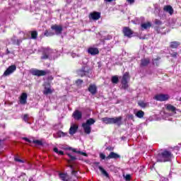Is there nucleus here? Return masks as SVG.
Here are the masks:
<instances>
[{
  "label": "nucleus",
  "mask_w": 181,
  "mask_h": 181,
  "mask_svg": "<svg viewBox=\"0 0 181 181\" xmlns=\"http://www.w3.org/2000/svg\"><path fill=\"white\" fill-rule=\"evenodd\" d=\"M157 162H169L172 159V153L170 151H164L159 153L156 157Z\"/></svg>",
  "instance_id": "f257e3e1"
},
{
  "label": "nucleus",
  "mask_w": 181,
  "mask_h": 181,
  "mask_svg": "<svg viewBox=\"0 0 181 181\" xmlns=\"http://www.w3.org/2000/svg\"><path fill=\"white\" fill-rule=\"evenodd\" d=\"M94 124H95V121L93 118H90L86 123L82 124V127L85 134H91V125H94Z\"/></svg>",
  "instance_id": "f03ea898"
},
{
  "label": "nucleus",
  "mask_w": 181,
  "mask_h": 181,
  "mask_svg": "<svg viewBox=\"0 0 181 181\" xmlns=\"http://www.w3.org/2000/svg\"><path fill=\"white\" fill-rule=\"evenodd\" d=\"M42 56L41 59L42 60H46L47 59H52L53 57V53H54V50L47 47V48H42Z\"/></svg>",
  "instance_id": "7ed1b4c3"
},
{
  "label": "nucleus",
  "mask_w": 181,
  "mask_h": 181,
  "mask_svg": "<svg viewBox=\"0 0 181 181\" xmlns=\"http://www.w3.org/2000/svg\"><path fill=\"white\" fill-rule=\"evenodd\" d=\"M129 80V73L126 72L122 77V88L127 90L128 88V81Z\"/></svg>",
  "instance_id": "20e7f679"
},
{
  "label": "nucleus",
  "mask_w": 181,
  "mask_h": 181,
  "mask_svg": "<svg viewBox=\"0 0 181 181\" xmlns=\"http://www.w3.org/2000/svg\"><path fill=\"white\" fill-rule=\"evenodd\" d=\"M31 74L33 76H37L40 77L42 76H46L49 71L39 70V69H31Z\"/></svg>",
  "instance_id": "39448f33"
},
{
  "label": "nucleus",
  "mask_w": 181,
  "mask_h": 181,
  "mask_svg": "<svg viewBox=\"0 0 181 181\" xmlns=\"http://www.w3.org/2000/svg\"><path fill=\"white\" fill-rule=\"evenodd\" d=\"M156 101H168L169 100V95L166 94H157L153 98Z\"/></svg>",
  "instance_id": "423d86ee"
},
{
  "label": "nucleus",
  "mask_w": 181,
  "mask_h": 181,
  "mask_svg": "<svg viewBox=\"0 0 181 181\" xmlns=\"http://www.w3.org/2000/svg\"><path fill=\"white\" fill-rule=\"evenodd\" d=\"M16 71V66L15 65H11L8 66V68L4 71L3 76L4 77H7V76H11L12 73Z\"/></svg>",
  "instance_id": "0eeeda50"
},
{
  "label": "nucleus",
  "mask_w": 181,
  "mask_h": 181,
  "mask_svg": "<svg viewBox=\"0 0 181 181\" xmlns=\"http://www.w3.org/2000/svg\"><path fill=\"white\" fill-rule=\"evenodd\" d=\"M51 29L52 30H54L55 35H62V33L63 32V26L59 25L57 24H54L51 26Z\"/></svg>",
  "instance_id": "6e6552de"
},
{
  "label": "nucleus",
  "mask_w": 181,
  "mask_h": 181,
  "mask_svg": "<svg viewBox=\"0 0 181 181\" xmlns=\"http://www.w3.org/2000/svg\"><path fill=\"white\" fill-rule=\"evenodd\" d=\"M101 18V13L97 11H94L89 14V19L92 21H98Z\"/></svg>",
  "instance_id": "1a4fd4ad"
},
{
  "label": "nucleus",
  "mask_w": 181,
  "mask_h": 181,
  "mask_svg": "<svg viewBox=\"0 0 181 181\" xmlns=\"http://www.w3.org/2000/svg\"><path fill=\"white\" fill-rule=\"evenodd\" d=\"M28 100V94L26 93H23L20 97V104L25 105Z\"/></svg>",
  "instance_id": "9d476101"
},
{
  "label": "nucleus",
  "mask_w": 181,
  "mask_h": 181,
  "mask_svg": "<svg viewBox=\"0 0 181 181\" xmlns=\"http://www.w3.org/2000/svg\"><path fill=\"white\" fill-rule=\"evenodd\" d=\"M112 124H116V125H121L122 124V117H112Z\"/></svg>",
  "instance_id": "9b49d317"
},
{
  "label": "nucleus",
  "mask_w": 181,
  "mask_h": 181,
  "mask_svg": "<svg viewBox=\"0 0 181 181\" xmlns=\"http://www.w3.org/2000/svg\"><path fill=\"white\" fill-rule=\"evenodd\" d=\"M123 33L124 35V36H127V37H131V35L134 33L132 32V30L128 28V27H125L123 28Z\"/></svg>",
  "instance_id": "f8f14e48"
},
{
  "label": "nucleus",
  "mask_w": 181,
  "mask_h": 181,
  "mask_svg": "<svg viewBox=\"0 0 181 181\" xmlns=\"http://www.w3.org/2000/svg\"><path fill=\"white\" fill-rule=\"evenodd\" d=\"M72 117H74V119H76L78 121L79 119H81V117H83V113L80 112L79 110H76L74 112Z\"/></svg>",
  "instance_id": "ddd939ff"
},
{
  "label": "nucleus",
  "mask_w": 181,
  "mask_h": 181,
  "mask_svg": "<svg viewBox=\"0 0 181 181\" xmlns=\"http://www.w3.org/2000/svg\"><path fill=\"white\" fill-rule=\"evenodd\" d=\"M59 179H61V180H62V181L70 180V176H69V175H67V173H60L59 174Z\"/></svg>",
  "instance_id": "4468645a"
},
{
  "label": "nucleus",
  "mask_w": 181,
  "mask_h": 181,
  "mask_svg": "<svg viewBox=\"0 0 181 181\" xmlns=\"http://www.w3.org/2000/svg\"><path fill=\"white\" fill-rule=\"evenodd\" d=\"M77 129H78V126L77 124H72L69 129L70 135H74L77 132Z\"/></svg>",
  "instance_id": "2eb2a0df"
},
{
  "label": "nucleus",
  "mask_w": 181,
  "mask_h": 181,
  "mask_svg": "<svg viewBox=\"0 0 181 181\" xmlns=\"http://www.w3.org/2000/svg\"><path fill=\"white\" fill-rule=\"evenodd\" d=\"M119 158H121V156L119 154L115 152H110L109 156L106 157V159H118Z\"/></svg>",
  "instance_id": "dca6fc26"
},
{
  "label": "nucleus",
  "mask_w": 181,
  "mask_h": 181,
  "mask_svg": "<svg viewBox=\"0 0 181 181\" xmlns=\"http://www.w3.org/2000/svg\"><path fill=\"white\" fill-rule=\"evenodd\" d=\"M89 54H91L92 56H95V54H98L100 52L98 51V49L95 47H90L88 50Z\"/></svg>",
  "instance_id": "f3484780"
},
{
  "label": "nucleus",
  "mask_w": 181,
  "mask_h": 181,
  "mask_svg": "<svg viewBox=\"0 0 181 181\" xmlns=\"http://www.w3.org/2000/svg\"><path fill=\"white\" fill-rule=\"evenodd\" d=\"M53 93V89L48 85V86H45L43 90V94L47 95L48 94H52Z\"/></svg>",
  "instance_id": "a211bd4d"
},
{
  "label": "nucleus",
  "mask_w": 181,
  "mask_h": 181,
  "mask_svg": "<svg viewBox=\"0 0 181 181\" xmlns=\"http://www.w3.org/2000/svg\"><path fill=\"white\" fill-rule=\"evenodd\" d=\"M141 30H146V29H149L151 26H152V23L151 22L141 23Z\"/></svg>",
  "instance_id": "6ab92c4d"
},
{
  "label": "nucleus",
  "mask_w": 181,
  "mask_h": 181,
  "mask_svg": "<svg viewBox=\"0 0 181 181\" xmlns=\"http://www.w3.org/2000/svg\"><path fill=\"white\" fill-rule=\"evenodd\" d=\"M163 11L170 13V15H173V8H172L171 6H165L163 8Z\"/></svg>",
  "instance_id": "aec40b11"
},
{
  "label": "nucleus",
  "mask_w": 181,
  "mask_h": 181,
  "mask_svg": "<svg viewBox=\"0 0 181 181\" xmlns=\"http://www.w3.org/2000/svg\"><path fill=\"white\" fill-rule=\"evenodd\" d=\"M68 149L69 151H71L72 152H74L75 153H78L79 155H83V156H87V153H86L83 151H77V149H76V148H73L71 147H69Z\"/></svg>",
  "instance_id": "412c9836"
},
{
  "label": "nucleus",
  "mask_w": 181,
  "mask_h": 181,
  "mask_svg": "<svg viewBox=\"0 0 181 181\" xmlns=\"http://www.w3.org/2000/svg\"><path fill=\"white\" fill-rule=\"evenodd\" d=\"M87 73H88V69L87 67H84L82 70L78 71V74L79 76H81V77H83V76H86Z\"/></svg>",
  "instance_id": "4be33fe9"
},
{
  "label": "nucleus",
  "mask_w": 181,
  "mask_h": 181,
  "mask_svg": "<svg viewBox=\"0 0 181 181\" xmlns=\"http://www.w3.org/2000/svg\"><path fill=\"white\" fill-rule=\"evenodd\" d=\"M88 91H90L91 94H95L97 93V87L95 85H90Z\"/></svg>",
  "instance_id": "5701e85b"
},
{
  "label": "nucleus",
  "mask_w": 181,
  "mask_h": 181,
  "mask_svg": "<svg viewBox=\"0 0 181 181\" xmlns=\"http://www.w3.org/2000/svg\"><path fill=\"white\" fill-rule=\"evenodd\" d=\"M101 121L104 122L105 124H112V117H103L101 119Z\"/></svg>",
  "instance_id": "b1692460"
},
{
  "label": "nucleus",
  "mask_w": 181,
  "mask_h": 181,
  "mask_svg": "<svg viewBox=\"0 0 181 181\" xmlns=\"http://www.w3.org/2000/svg\"><path fill=\"white\" fill-rule=\"evenodd\" d=\"M66 135H67V133L59 131L56 134H54V138H62V136H66Z\"/></svg>",
  "instance_id": "393cba45"
},
{
  "label": "nucleus",
  "mask_w": 181,
  "mask_h": 181,
  "mask_svg": "<svg viewBox=\"0 0 181 181\" xmlns=\"http://www.w3.org/2000/svg\"><path fill=\"white\" fill-rule=\"evenodd\" d=\"M134 114L137 118H144V115H145V112L142 110H139Z\"/></svg>",
  "instance_id": "a878e982"
},
{
  "label": "nucleus",
  "mask_w": 181,
  "mask_h": 181,
  "mask_svg": "<svg viewBox=\"0 0 181 181\" xmlns=\"http://www.w3.org/2000/svg\"><path fill=\"white\" fill-rule=\"evenodd\" d=\"M69 168L71 169V175L74 176H76L77 177V173H78L77 170H76V168L73 165H69Z\"/></svg>",
  "instance_id": "bb28decb"
},
{
  "label": "nucleus",
  "mask_w": 181,
  "mask_h": 181,
  "mask_svg": "<svg viewBox=\"0 0 181 181\" xmlns=\"http://www.w3.org/2000/svg\"><path fill=\"white\" fill-rule=\"evenodd\" d=\"M138 105L139 107H141V108H146V107H149V103H145L144 101L138 102Z\"/></svg>",
  "instance_id": "cd10ccee"
},
{
  "label": "nucleus",
  "mask_w": 181,
  "mask_h": 181,
  "mask_svg": "<svg viewBox=\"0 0 181 181\" xmlns=\"http://www.w3.org/2000/svg\"><path fill=\"white\" fill-rule=\"evenodd\" d=\"M167 110L168 111H171V112H173V114H176V107L172 105H167Z\"/></svg>",
  "instance_id": "c85d7f7f"
},
{
  "label": "nucleus",
  "mask_w": 181,
  "mask_h": 181,
  "mask_svg": "<svg viewBox=\"0 0 181 181\" xmlns=\"http://www.w3.org/2000/svg\"><path fill=\"white\" fill-rule=\"evenodd\" d=\"M111 81L113 84H118V82L119 81V79L118 78V76H112Z\"/></svg>",
  "instance_id": "c756f323"
},
{
  "label": "nucleus",
  "mask_w": 181,
  "mask_h": 181,
  "mask_svg": "<svg viewBox=\"0 0 181 181\" xmlns=\"http://www.w3.org/2000/svg\"><path fill=\"white\" fill-rule=\"evenodd\" d=\"M151 60L149 59H141V66H148Z\"/></svg>",
  "instance_id": "7c9ffc66"
},
{
  "label": "nucleus",
  "mask_w": 181,
  "mask_h": 181,
  "mask_svg": "<svg viewBox=\"0 0 181 181\" xmlns=\"http://www.w3.org/2000/svg\"><path fill=\"white\" fill-rule=\"evenodd\" d=\"M66 155L70 158V160H68V163H71V160H76V156H72L70 153H67Z\"/></svg>",
  "instance_id": "2f4dec72"
},
{
  "label": "nucleus",
  "mask_w": 181,
  "mask_h": 181,
  "mask_svg": "<svg viewBox=\"0 0 181 181\" xmlns=\"http://www.w3.org/2000/svg\"><path fill=\"white\" fill-rule=\"evenodd\" d=\"M98 168L100 170V172L103 173V175L106 176V177H108V173H107V171H105V170H104V168H103V167L99 166Z\"/></svg>",
  "instance_id": "473e14b6"
},
{
  "label": "nucleus",
  "mask_w": 181,
  "mask_h": 181,
  "mask_svg": "<svg viewBox=\"0 0 181 181\" xmlns=\"http://www.w3.org/2000/svg\"><path fill=\"white\" fill-rule=\"evenodd\" d=\"M31 39H37V31H31Z\"/></svg>",
  "instance_id": "72a5a7b5"
},
{
  "label": "nucleus",
  "mask_w": 181,
  "mask_h": 181,
  "mask_svg": "<svg viewBox=\"0 0 181 181\" xmlns=\"http://www.w3.org/2000/svg\"><path fill=\"white\" fill-rule=\"evenodd\" d=\"M13 45H18L19 46L21 45V42H22V40H16L15 38L12 39Z\"/></svg>",
  "instance_id": "f704fd0d"
},
{
  "label": "nucleus",
  "mask_w": 181,
  "mask_h": 181,
  "mask_svg": "<svg viewBox=\"0 0 181 181\" xmlns=\"http://www.w3.org/2000/svg\"><path fill=\"white\" fill-rule=\"evenodd\" d=\"M54 152L58 153V155H64V152H63V151H59V148L57 147L54 148Z\"/></svg>",
  "instance_id": "c9c22d12"
},
{
  "label": "nucleus",
  "mask_w": 181,
  "mask_h": 181,
  "mask_svg": "<svg viewBox=\"0 0 181 181\" xmlns=\"http://www.w3.org/2000/svg\"><path fill=\"white\" fill-rule=\"evenodd\" d=\"M177 46H179V42H173L170 44V47H172L173 49H176Z\"/></svg>",
  "instance_id": "e433bc0d"
},
{
  "label": "nucleus",
  "mask_w": 181,
  "mask_h": 181,
  "mask_svg": "<svg viewBox=\"0 0 181 181\" xmlns=\"http://www.w3.org/2000/svg\"><path fill=\"white\" fill-rule=\"evenodd\" d=\"M14 160L16 162H19V163H25V161L23 160L20 159L18 156L14 158Z\"/></svg>",
  "instance_id": "4c0bfd02"
},
{
  "label": "nucleus",
  "mask_w": 181,
  "mask_h": 181,
  "mask_svg": "<svg viewBox=\"0 0 181 181\" xmlns=\"http://www.w3.org/2000/svg\"><path fill=\"white\" fill-rule=\"evenodd\" d=\"M44 35H45V36H47V37H49V36H54V33L48 32L47 30H46Z\"/></svg>",
  "instance_id": "58836bf2"
},
{
  "label": "nucleus",
  "mask_w": 181,
  "mask_h": 181,
  "mask_svg": "<svg viewBox=\"0 0 181 181\" xmlns=\"http://www.w3.org/2000/svg\"><path fill=\"white\" fill-rule=\"evenodd\" d=\"M154 23L155 25H158V26H160V25H162V21H160V20L156 19Z\"/></svg>",
  "instance_id": "ea45409f"
},
{
  "label": "nucleus",
  "mask_w": 181,
  "mask_h": 181,
  "mask_svg": "<svg viewBox=\"0 0 181 181\" xmlns=\"http://www.w3.org/2000/svg\"><path fill=\"white\" fill-rule=\"evenodd\" d=\"M33 144H36L37 145H42V141H40V140H33Z\"/></svg>",
  "instance_id": "a19ab883"
},
{
  "label": "nucleus",
  "mask_w": 181,
  "mask_h": 181,
  "mask_svg": "<svg viewBox=\"0 0 181 181\" xmlns=\"http://www.w3.org/2000/svg\"><path fill=\"white\" fill-rule=\"evenodd\" d=\"M23 120L25 121V122H28V121L29 120V115H25L23 117Z\"/></svg>",
  "instance_id": "79ce46f5"
},
{
  "label": "nucleus",
  "mask_w": 181,
  "mask_h": 181,
  "mask_svg": "<svg viewBox=\"0 0 181 181\" xmlns=\"http://www.w3.org/2000/svg\"><path fill=\"white\" fill-rule=\"evenodd\" d=\"M23 139L26 142H28V144H32V141H30L29 139L26 137H23Z\"/></svg>",
  "instance_id": "37998d69"
},
{
  "label": "nucleus",
  "mask_w": 181,
  "mask_h": 181,
  "mask_svg": "<svg viewBox=\"0 0 181 181\" xmlns=\"http://www.w3.org/2000/svg\"><path fill=\"white\" fill-rule=\"evenodd\" d=\"M127 1L128 4H129L130 5L135 4V0H127Z\"/></svg>",
  "instance_id": "c03bdc74"
},
{
  "label": "nucleus",
  "mask_w": 181,
  "mask_h": 181,
  "mask_svg": "<svg viewBox=\"0 0 181 181\" xmlns=\"http://www.w3.org/2000/svg\"><path fill=\"white\" fill-rule=\"evenodd\" d=\"M100 158H101V159H105L106 158H105V156L104 155V153H101L100 154Z\"/></svg>",
  "instance_id": "a18cd8bd"
},
{
  "label": "nucleus",
  "mask_w": 181,
  "mask_h": 181,
  "mask_svg": "<svg viewBox=\"0 0 181 181\" xmlns=\"http://www.w3.org/2000/svg\"><path fill=\"white\" fill-rule=\"evenodd\" d=\"M125 180H131V175H127L125 176Z\"/></svg>",
  "instance_id": "49530a36"
},
{
  "label": "nucleus",
  "mask_w": 181,
  "mask_h": 181,
  "mask_svg": "<svg viewBox=\"0 0 181 181\" xmlns=\"http://www.w3.org/2000/svg\"><path fill=\"white\" fill-rule=\"evenodd\" d=\"M77 84H81V83H83V81H81V79H78L76 81Z\"/></svg>",
  "instance_id": "de8ad7c7"
},
{
  "label": "nucleus",
  "mask_w": 181,
  "mask_h": 181,
  "mask_svg": "<svg viewBox=\"0 0 181 181\" xmlns=\"http://www.w3.org/2000/svg\"><path fill=\"white\" fill-rule=\"evenodd\" d=\"M113 0H105V2H112Z\"/></svg>",
  "instance_id": "09e8293b"
},
{
  "label": "nucleus",
  "mask_w": 181,
  "mask_h": 181,
  "mask_svg": "<svg viewBox=\"0 0 181 181\" xmlns=\"http://www.w3.org/2000/svg\"><path fill=\"white\" fill-rule=\"evenodd\" d=\"M155 60L156 59L153 60V64H155Z\"/></svg>",
  "instance_id": "8fccbe9b"
},
{
  "label": "nucleus",
  "mask_w": 181,
  "mask_h": 181,
  "mask_svg": "<svg viewBox=\"0 0 181 181\" xmlns=\"http://www.w3.org/2000/svg\"><path fill=\"white\" fill-rule=\"evenodd\" d=\"M176 55H177V54H174V55H173V56H174V57H176Z\"/></svg>",
  "instance_id": "3c124183"
},
{
  "label": "nucleus",
  "mask_w": 181,
  "mask_h": 181,
  "mask_svg": "<svg viewBox=\"0 0 181 181\" xmlns=\"http://www.w3.org/2000/svg\"><path fill=\"white\" fill-rule=\"evenodd\" d=\"M0 142H1V140H0Z\"/></svg>",
  "instance_id": "603ef678"
}]
</instances>
